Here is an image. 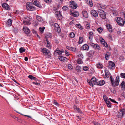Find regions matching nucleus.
Segmentation results:
<instances>
[{
  "label": "nucleus",
  "instance_id": "30",
  "mask_svg": "<svg viewBox=\"0 0 125 125\" xmlns=\"http://www.w3.org/2000/svg\"><path fill=\"white\" fill-rule=\"evenodd\" d=\"M25 49L23 47L20 48L19 49V52L20 53H22L25 52Z\"/></svg>",
  "mask_w": 125,
  "mask_h": 125
},
{
  "label": "nucleus",
  "instance_id": "2",
  "mask_svg": "<svg viewBox=\"0 0 125 125\" xmlns=\"http://www.w3.org/2000/svg\"><path fill=\"white\" fill-rule=\"evenodd\" d=\"M116 21L118 25L121 26H123L125 23V21L123 19L118 17L116 18Z\"/></svg>",
  "mask_w": 125,
  "mask_h": 125
},
{
  "label": "nucleus",
  "instance_id": "24",
  "mask_svg": "<svg viewBox=\"0 0 125 125\" xmlns=\"http://www.w3.org/2000/svg\"><path fill=\"white\" fill-rule=\"evenodd\" d=\"M12 23V20L10 19H9L7 21L6 24L9 26L11 25Z\"/></svg>",
  "mask_w": 125,
  "mask_h": 125
},
{
  "label": "nucleus",
  "instance_id": "5",
  "mask_svg": "<svg viewBox=\"0 0 125 125\" xmlns=\"http://www.w3.org/2000/svg\"><path fill=\"white\" fill-rule=\"evenodd\" d=\"M42 52L45 53L48 56V58L50 57L51 56V54L49 50L46 48H44L42 49Z\"/></svg>",
  "mask_w": 125,
  "mask_h": 125
},
{
  "label": "nucleus",
  "instance_id": "34",
  "mask_svg": "<svg viewBox=\"0 0 125 125\" xmlns=\"http://www.w3.org/2000/svg\"><path fill=\"white\" fill-rule=\"evenodd\" d=\"M55 52L59 54L60 55V54H61L62 53L64 52V51H60L59 50L57 49L55 51Z\"/></svg>",
  "mask_w": 125,
  "mask_h": 125
},
{
  "label": "nucleus",
  "instance_id": "41",
  "mask_svg": "<svg viewBox=\"0 0 125 125\" xmlns=\"http://www.w3.org/2000/svg\"><path fill=\"white\" fill-rule=\"evenodd\" d=\"M105 74L106 76L107 77H109V72L108 71L106 70L105 71Z\"/></svg>",
  "mask_w": 125,
  "mask_h": 125
},
{
  "label": "nucleus",
  "instance_id": "42",
  "mask_svg": "<svg viewBox=\"0 0 125 125\" xmlns=\"http://www.w3.org/2000/svg\"><path fill=\"white\" fill-rule=\"evenodd\" d=\"M47 42V47H48L49 49H51V47L50 46V44L49 42L47 40L46 41Z\"/></svg>",
  "mask_w": 125,
  "mask_h": 125
},
{
  "label": "nucleus",
  "instance_id": "58",
  "mask_svg": "<svg viewBox=\"0 0 125 125\" xmlns=\"http://www.w3.org/2000/svg\"><path fill=\"white\" fill-rule=\"evenodd\" d=\"M104 99V101L105 102H106L107 101H109V99L108 98H103Z\"/></svg>",
  "mask_w": 125,
  "mask_h": 125
},
{
  "label": "nucleus",
  "instance_id": "33",
  "mask_svg": "<svg viewBox=\"0 0 125 125\" xmlns=\"http://www.w3.org/2000/svg\"><path fill=\"white\" fill-rule=\"evenodd\" d=\"M0 94L2 96H5L6 95L7 93L4 92L0 91Z\"/></svg>",
  "mask_w": 125,
  "mask_h": 125
},
{
  "label": "nucleus",
  "instance_id": "15",
  "mask_svg": "<svg viewBox=\"0 0 125 125\" xmlns=\"http://www.w3.org/2000/svg\"><path fill=\"white\" fill-rule=\"evenodd\" d=\"M109 62L108 67L110 69H111L112 67L115 66V64L114 62L111 61H109Z\"/></svg>",
  "mask_w": 125,
  "mask_h": 125
},
{
  "label": "nucleus",
  "instance_id": "12",
  "mask_svg": "<svg viewBox=\"0 0 125 125\" xmlns=\"http://www.w3.org/2000/svg\"><path fill=\"white\" fill-rule=\"evenodd\" d=\"M70 13L71 15L75 17H77L79 15V13L78 12H74L73 11H71Z\"/></svg>",
  "mask_w": 125,
  "mask_h": 125
},
{
  "label": "nucleus",
  "instance_id": "53",
  "mask_svg": "<svg viewBox=\"0 0 125 125\" xmlns=\"http://www.w3.org/2000/svg\"><path fill=\"white\" fill-rule=\"evenodd\" d=\"M44 1L47 3H49L51 2V0H44Z\"/></svg>",
  "mask_w": 125,
  "mask_h": 125
},
{
  "label": "nucleus",
  "instance_id": "35",
  "mask_svg": "<svg viewBox=\"0 0 125 125\" xmlns=\"http://www.w3.org/2000/svg\"><path fill=\"white\" fill-rule=\"evenodd\" d=\"M77 62L78 64H82L83 62L82 59L80 58H79L77 60Z\"/></svg>",
  "mask_w": 125,
  "mask_h": 125
},
{
  "label": "nucleus",
  "instance_id": "21",
  "mask_svg": "<svg viewBox=\"0 0 125 125\" xmlns=\"http://www.w3.org/2000/svg\"><path fill=\"white\" fill-rule=\"evenodd\" d=\"M52 37V34L50 33H47L45 36V38L46 39V41L48 40V38H51Z\"/></svg>",
  "mask_w": 125,
  "mask_h": 125
},
{
  "label": "nucleus",
  "instance_id": "45",
  "mask_svg": "<svg viewBox=\"0 0 125 125\" xmlns=\"http://www.w3.org/2000/svg\"><path fill=\"white\" fill-rule=\"evenodd\" d=\"M68 67L69 69H72L73 67L72 65L70 64H69L68 65Z\"/></svg>",
  "mask_w": 125,
  "mask_h": 125
},
{
  "label": "nucleus",
  "instance_id": "32",
  "mask_svg": "<svg viewBox=\"0 0 125 125\" xmlns=\"http://www.w3.org/2000/svg\"><path fill=\"white\" fill-rule=\"evenodd\" d=\"M94 53V51L93 50H91L89 52V56H91L93 55Z\"/></svg>",
  "mask_w": 125,
  "mask_h": 125
},
{
  "label": "nucleus",
  "instance_id": "55",
  "mask_svg": "<svg viewBox=\"0 0 125 125\" xmlns=\"http://www.w3.org/2000/svg\"><path fill=\"white\" fill-rule=\"evenodd\" d=\"M32 83L33 84H35L36 85H38L39 86L40 85V83H38L37 82H33Z\"/></svg>",
  "mask_w": 125,
  "mask_h": 125
},
{
  "label": "nucleus",
  "instance_id": "27",
  "mask_svg": "<svg viewBox=\"0 0 125 125\" xmlns=\"http://www.w3.org/2000/svg\"><path fill=\"white\" fill-rule=\"evenodd\" d=\"M58 14L57 15V16L58 17V19L59 20L61 19L62 18V16L61 14V12L60 11H58Z\"/></svg>",
  "mask_w": 125,
  "mask_h": 125
},
{
  "label": "nucleus",
  "instance_id": "36",
  "mask_svg": "<svg viewBox=\"0 0 125 125\" xmlns=\"http://www.w3.org/2000/svg\"><path fill=\"white\" fill-rule=\"evenodd\" d=\"M107 106L108 107H110L111 106V103L109 101H107L106 102Z\"/></svg>",
  "mask_w": 125,
  "mask_h": 125
},
{
  "label": "nucleus",
  "instance_id": "1",
  "mask_svg": "<svg viewBox=\"0 0 125 125\" xmlns=\"http://www.w3.org/2000/svg\"><path fill=\"white\" fill-rule=\"evenodd\" d=\"M111 82L112 85L115 87L118 86L119 84V76H117L116 78L115 82L112 79V76H111L110 77Z\"/></svg>",
  "mask_w": 125,
  "mask_h": 125
},
{
  "label": "nucleus",
  "instance_id": "10",
  "mask_svg": "<svg viewBox=\"0 0 125 125\" xmlns=\"http://www.w3.org/2000/svg\"><path fill=\"white\" fill-rule=\"evenodd\" d=\"M90 13L91 15L94 17L96 18L98 16L97 12L94 10H91Z\"/></svg>",
  "mask_w": 125,
  "mask_h": 125
},
{
  "label": "nucleus",
  "instance_id": "4",
  "mask_svg": "<svg viewBox=\"0 0 125 125\" xmlns=\"http://www.w3.org/2000/svg\"><path fill=\"white\" fill-rule=\"evenodd\" d=\"M98 80H97L96 78L94 77H92L91 79V80H87V82L92 87L94 85L92 83V82L95 83L98 81Z\"/></svg>",
  "mask_w": 125,
  "mask_h": 125
},
{
  "label": "nucleus",
  "instance_id": "40",
  "mask_svg": "<svg viewBox=\"0 0 125 125\" xmlns=\"http://www.w3.org/2000/svg\"><path fill=\"white\" fill-rule=\"evenodd\" d=\"M81 69V67L80 66H76V69L77 71H80Z\"/></svg>",
  "mask_w": 125,
  "mask_h": 125
},
{
  "label": "nucleus",
  "instance_id": "61",
  "mask_svg": "<svg viewBox=\"0 0 125 125\" xmlns=\"http://www.w3.org/2000/svg\"><path fill=\"white\" fill-rule=\"evenodd\" d=\"M62 8L64 9V10H66L68 8L66 6H64Z\"/></svg>",
  "mask_w": 125,
  "mask_h": 125
},
{
  "label": "nucleus",
  "instance_id": "11",
  "mask_svg": "<svg viewBox=\"0 0 125 125\" xmlns=\"http://www.w3.org/2000/svg\"><path fill=\"white\" fill-rule=\"evenodd\" d=\"M105 83V82L104 80L102 81H99L97 82L94 83V84H97L99 86H102Z\"/></svg>",
  "mask_w": 125,
  "mask_h": 125
},
{
  "label": "nucleus",
  "instance_id": "28",
  "mask_svg": "<svg viewBox=\"0 0 125 125\" xmlns=\"http://www.w3.org/2000/svg\"><path fill=\"white\" fill-rule=\"evenodd\" d=\"M87 3L89 5L90 7L93 6V3L92 2L91 0H87Z\"/></svg>",
  "mask_w": 125,
  "mask_h": 125
},
{
  "label": "nucleus",
  "instance_id": "9",
  "mask_svg": "<svg viewBox=\"0 0 125 125\" xmlns=\"http://www.w3.org/2000/svg\"><path fill=\"white\" fill-rule=\"evenodd\" d=\"M54 26L55 30L57 31L58 33H59L61 30L59 25L57 23H55L54 24Z\"/></svg>",
  "mask_w": 125,
  "mask_h": 125
},
{
  "label": "nucleus",
  "instance_id": "7",
  "mask_svg": "<svg viewBox=\"0 0 125 125\" xmlns=\"http://www.w3.org/2000/svg\"><path fill=\"white\" fill-rule=\"evenodd\" d=\"M31 20V19L29 17H27L25 19V20L23 21V23L24 25H29L31 24V23L30 21Z\"/></svg>",
  "mask_w": 125,
  "mask_h": 125
},
{
  "label": "nucleus",
  "instance_id": "37",
  "mask_svg": "<svg viewBox=\"0 0 125 125\" xmlns=\"http://www.w3.org/2000/svg\"><path fill=\"white\" fill-rule=\"evenodd\" d=\"M45 29V27H43V28H41V27H40L39 28V30L40 32L42 33H43V31H44V30Z\"/></svg>",
  "mask_w": 125,
  "mask_h": 125
},
{
  "label": "nucleus",
  "instance_id": "14",
  "mask_svg": "<svg viewBox=\"0 0 125 125\" xmlns=\"http://www.w3.org/2000/svg\"><path fill=\"white\" fill-rule=\"evenodd\" d=\"M23 30L25 34H28L30 32V31L27 27H24Z\"/></svg>",
  "mask_w": 125,
  "mask_h": 125
},
{
  "label": "nucleus",
  "instance_id": "64",
  "mask_svg": "<svg viewBox=\"0 0 125 125\" xmlns=\"http://www.w3.org/2000/svg\"><path fill=\"white\" fill-rule=\"evenodd\" d=\"M101 43H105V42L104 41V39H102L101 42Z\"/></svg>",
  "mask_w": 125,
  "mask_h": 125
},
{
  "label": "nucleus",
  "instance_id": "52",
  "mask_svg": "<svg viewBox=\"0 0 125 125\" xmlns=\"http://www.w3.org/2000/svg\"><path fill=\"white\" fill-rule=\"evenodd\" d=\"M10 116H11V117H12L13 118H14L16 119V118H17V119H18V118H17V117H16L15 116H14L12 114H10Z\"/></svg>",
  "mask_w": 125,
  "mask_h": 125
},
{
  "label": "nucleus",
  "instance_id": "29",
  "mask_svg": "<svg viewBox=\"0 0 125 125\" xmlns=\"http://www.w3.org/2000/svg\"><path fill=\"white\" fill-rule=\"evenodd\" d=\"M36 18L40 22H42L43 21V19L42 18L39 16H37Z\"/></svg>",
  "mask_w": 125,
  "mask_h": 125
},
{
  "label": "nucleus",
  "instance_id": "49",
  "mask_svg": "<svg viewBox=\"0 0 125 125\" xmlns=\"http://www.w3.org/2000/svg\"><path fill=\"white\" fill-rule=\"evenodd\" d=\"M85 27L87 29H88L90 28V24H87L86 25Z\"/></svg>",
  "mask_w": 125,
  "mask_h": 125
},
{
  "label": "nucleus",
  "instance_id": "46",
  "mask_svg": "<svg viewBox=\"0 0 125 125\" xmlns=\"http://www.w3.org/2000/svg\"><path fill=\"white\" fill-rule=\"evenodd\" d=\"M78 56L79 57V58H80L81 59L83 58V56L82 54H79L78 55Z\"/></svg>",
  "mask_w": 125,
  "mask_h": 125
},
{
  "label": "nucleus",
  "instance_id": "38",
  "mask_svg": "<svg viewBox=\"0 0 125 125\" xmlns=\"http://www.w3.org/2000/svg\"><path fill=\"white\" fill-rule=\"evenodd\" d=\"M69 35L70 37L71 38H73L75 36V34L74 33L71 32L70 33Z\"/></svg>",
  "mask_w": 125,
  "mask_h": 125
},
{
  "label": "nucleus",
  "instance_id": "13",
  "mask_svg": "<svg viewBox=\"0 0 125 125\" xmlns=\"http://www.w3.org/2000/svg\"><path fill=\"white\" fill-rule=\"evenodd\" d=\"M32 2L33 4L39 8L42 7L40 5V3L36 0H33Z\"/></svg>",
  "mask_w": 125,
  "mask_h": 125
},
{
  "label": "nucleus",
  "instance_id": "20",
  "mask_svg": "<svg viewBox=\"0 0 125 125\" xmlns=\"http://www.w3.org/2000/svg\"><path fill=\"white\" fill-rule=\"evenodd\" d=\"M58 58L60 61L63 62L67 60V58L66 57L63 56H59L58 57Z\"/></svg>",
  "mask_w": 125,
  "mask_h": 125
},
{
  "label": "nucleus",
  "instance_id": "6",
  "mask_svg": "<svg viewBox=\"0 0 125 125\" xmlns=\"http://www.w3.org/2000/svg\"><path fill=\"white\" fill-rule=\"evenodd\" d=\"M70 6L73 9H75L77 7V4L74 1H71L70 2Z\"/></svg>",
  "mask_w": 125,
  "mask_h": 125
},
{
  "label": "nucleus",
  "instance_id": "47",
  "mask_svg": "<svg viewBox=\"0 0 125 125\" xmlns=\"http://www.w3.org/2000/svg\"><path fill=\"white\" fill-rule=\"evenodd\" d=\"M89 44L91 45V46L93 47V48L95 46V44L94 43H93L92 42H90L89 43Z\"/></svg>",
  "mask_w": 125,
  "mask_h": 125
},
{
  "label": "nucleus",
  "instance_id": "44",
  "mask_svg": "<svg viewBox=\"0 0 125 125\" xmlns=\"http://www.w3.org/2000/svg\"><path fill=\"white\" fill-rule=\"evenodd\" d=\"M98 31L100 33H101L103 29L101 28H99L97 29Z\"/></svg>",
  "mask_w": 125,
  "mask_h": 125
},
{
  "label": "nucleus",
  "instance_id": "48",
  "mask_svg": "<svg viewBox=\"0 0 125 125\" xmlns=\"http://www.w3.org/2000/svg\"><path fill=\"white\" fill-rule=\"evenodd\" d=\"M98 12L99 13V14L100 15V14H101V13H103L104 12L102 10H100L99 9V10H98Z\"/></svg>",
  "mask_w": 125,
  "mask_h": 125
},
{
  "label": "nucleus",
  "instance_id": "19",
  "mask_svg": "<svg viewBox=\"0 0 125 125\" xmlns=\"http://www.w3.org/2000/svg\"><path fill=\"white\" fill-rule=\"evenodd\" d=\"M2 7L6 9H9L10 7L6 3H4L2 5Z\"/></svg>",
  "mask_w": 125,
  "mask_h": 125
},
{
  "label": "nucleus",
  "instance_id": "16",
  "mask_svg": "<svg viewBox=\"0 0 125 125\" xmlns=\"http://www.w3.org/2000/svg\"><path fill=\"white\" fill-rule=\"evenodd\" d=\"M82 15L85 18L88 17V15L87 11L85 10H83L82 12Z\"/></svg>",
  "mask_w": 125,
  "mask_h": 125
},
{
  "label": "nucleus",
  "instance_id": "54",
  "mask_svg": "<svg viewBox=\"0 0 125 125\" xmlns=\"http://www.w3.org/2000/svg\"><path fill=\"white\" fill-rule=\"evenodd\" d=\"M71 49L70 50H72L73 51H75L76 48L74 47H71Z\"/></svg>",
  "mask_w": 125,
  "mask_h": 125
},
{
  "label": "nucleus",
  "instance_id": "18",
  "mask_svg": "<svg viewBox=\"0 0 125 125\" xmlns=\"http://www.w3.org/2000/svg\"><path fill=\"white\" fill-rule=\"evenodd\" d=\"M106 26L107 28L108 31L110 32H112V29L111 26L109 24H108L106 25Z\"/></svg>",
  "mask_w": 125,
  "mask_h": 125
},
{
  "label": "nucleus",
  "instance_id": "63",
  "mask_svg": "<svg viewBox=\"0 0 125 125\" xmlns=\"http://www.w3.org/2000/svg\"><path fill=\"white\" fill-rule=\"evenodd\" d=\"M74 79L75 80V81L76 82V84H77L78 83V82L77 80L75 78H74Z\"/></svg>",
  "mask_w": 125,
  "mask_h": 125
},
{
  "label": "nucleus",
  "instance_id": "23",
  "mask_svg": "<svg viewBox=\"0 0 125 125\" xmlns=\"http://www.w3.org/2000/svg\"><path fill=\"white\" fill-rule=\"evenodd\" d=\"M28 77L31 79L34 80L36 81L38 80L37 79L36 77L33 76L32 75H29L28 76Z\"/></svg>",
  "mask_w": 125,
  "mask_h": 125
},
{
  "label": "nucleus",
  "instance_id": "59",
  "mask_svg": "<svg viewBox=\"0 0 125 125\" xmlns=\"http://www.w3.org/2000/svg\"><path fill=\"white\" fill-rule=\"evenodd\" d=\"M32 31L33 33L37 34V32L34 29H32Z\"/></svg>",
  "mask_w": 125,
  "mask_h": 125
},
{
  "label": "nucleus",
  "instance_id": "22",
  "mask_svg": "<svg viewBox=\"0 0 125 125\" xmlns=\"http://www.w3.org/2000/svg\"><path fill=\"white\" fill-rule=\"evenodd\" d=\"M111 55L110 53L109 52H106L105 54V59L106 60H108L109 58V57Z\"/></svg>",
  "mask_w": 125,
  "mask_h": 125
},
{
  "label": "nucleus",
  "instance_id": "8",
  "mask_svg": "<svg viewBox=\"0 0 125 125\" xmlns=\"http://www.w3.org/2000/svg\"><path fill=\"white\" fill-rule=\"evenodd\" d=\"M125 110L124 109L121 110L118 112L117 114V117L119 118H121L125 114Z\"/></svg>",
  "mask_w": 125,
  "mask_h": 125
},
{
  "label": "nucleus",
  "instance_id": "57",
  "mask_svg": "<svg viewBox=\"0 0 125 125\" xmlns=\"http://www.w3.org/2000/svg\"><path fill=\"white\" fill-rule=\"evenodd\" d=\"M54 103L55 105L57 106H58L59 104L55 100L54 101Z\"/></svg>",
  "mask_w": 125,
  "mask_h": 125
},
{
  "label": "nucleus",
  "instance_id": "31",
  "mask_svg": "<svg viewBox=\"0 0 125 125\" xmlns=\"http://www.w3.org/2000/svg\"><path fill=\"white\" fill-rule=\"evenodd\" d=\"M83 38L82 37H80L79 39V41L78 42V43L79 44H80L83 42Z\"/></svg>",
  "mask_w": 125,
  "mask_h": 125
},
{
  "label": "nucleus",
  "instance_id": "3",
  "mask_svg": "<svg viewBox=\"0 0 125 125\" xmlns=\"http://www.w3.org/2000/svg\"><path fill=\"white\" fill-rule=\"evenodd\" d=\"M33 4L31 2H28L27 3L26 8L27 10L30 11H32L35 10V8L33 6Z\"/></svg>",
  "mask_w": 125,
  "mask_h": 125
},
{
  "label": "nucleus",
  "instance_id": "51",
  "mask_svg": "<svg viewBox=\"0 0 125 125\" xmlns=\"http://www.w3.org/2000/svg\"><path fill=\"white\" fill-rule=\"evenodd\" d=\"M88 68L87 66L84 67L83 68V70L85 71H86L88 70Z\"/></svg>",
  "mask_w": 125,
  "mask_h": 125
},
{
  "label": "nucleus",
  "instance_id": "39",
  "mask_svg": "<svg viewBox=\"0 0 125 125\" xmlns=\"http://www.w3.org/2000/svg\"><path fill=\"white\" fill-rule=\"evenodd\" d=\"M97 67L98 68L102 69L103 68L102 65L100 63H98L97 64Z\"/></svg>",
  "mask_w": 125,
  "mask_h": 125
},
{
  "label": "nucleus",
  "instance_id": "25",
  "mask_svg": "<svg viewBox=\"0 0 125 125\" xmlns=\"http://www.w3.org/2000/svg\"><path fill=\"white\" fill-rule=\"evenodd\" d=\"M100 15L101 17L103 19H105L106 18V15L105 12L104 13H101Z\"/></svg>",
  "mask_w": 125,
  "mask_h": 125
},
{
  "label": "nucleus",
  "instance_id": "56",
  "mask_svg": "<svg viewBox=\"0 0 125 125\" xmlns=\"http://www.w3.org/2000/svg\"><path fill=\"white\" fill-rule=\"evenodd\" d=\"M65 53L67 56H69V54L68 53L67 51L65 50Z\"/></svg>",
  "mask_w": 125,
  "mask_h": 125
},
{
  "label": "nucleus",
  "instance_id": "17",
  "mask_svg": "<svg viewBox=\"0 0 125 125\" xmlns=\"http://www.w3.org/2000/svg\"><path fill=\"white\" fill-rule=\"evenodd\" d=\"M89 47L87 44L83 45L82 47V48L83 50H88L89 49Z\"/></svg>",
  "mask_w": 125,
  "mask_h": 125
},
{
  "label": "nucleus",
  "instance_id": "62",
  "mask_svg": "<svg viewBox=\"0 0 125 125\" xmlns=\"http://www.w3.org/2000/svg\"><path fill=\"white\" fill-rule=\"evenodd\" d=\"M122 96L124 98H125V93H123L122 94Z\"/></svg>",
  "mask_w": 125,
  "mask_h": 125
},
{
  "label": "nucleus",
  "instance_id": "60",
  "mask_svg": "<svg viewBox=\"0 0 125 125\" xmlns=\"http://www.w3.org/2000/svg\"><path fill=\"white\" fill-rule=\"evenodd\" d=\"M97 46L96 47V49H97L98 50H99L100 49V47L99 45L97 44V45H96Z\"/></svg>",
  "mask_w": 125,
  "mask_h": 125
},
{
  "label": "nucleus",
  "instance_id": "43",
  "mask_svg": "<svg viewBox=\"0 0 125 125\" xmlns=\"http://www.w3.org/2000/svg\"><path fill=\"white\" fill-rule=\"evenodd\" d=\"M120 76L121 78L125 79V73H123L120 74Z\"/></svg>",
  "mask_w": 125,
  "mask_h": 125
},
{
  "label": "nucleus",
  "instance_id": "26",
  "mask_svg": "<svg viewBox=\"0 0 125 125\" xmlns=\"http://www.w3.org/2000/svg\"><path fill=\"white\" fill-rule=\"evenodd\" d=\"M93 33L92 32H90L89 34V37L90 40H91L93 37Z\"/></svg>",
  "mask_w": 125,
  "mask_h": 125
},
{
  "label": "nucleus",
  "instance_id": "50",
  "mask_svg": "<svg viewBox=\"0 0 125 125\" xmlns=\"http://www.w3.org/2000/svg\"><path fill=\"white\" fill-rule=\"evenodd\" d=\"M76 26L79 29H82V28L80 24H76Z\"/></svg>",
  "mask_w": 125,
  "mask_h": 125
}]
</instances>
